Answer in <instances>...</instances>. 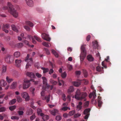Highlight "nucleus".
<instances>
[{
    "mask_svg": "<svg viewBox=\"0 0 121 121\" xmlns=\"http://www.w3.org/2000/svg\"><path fill=\"white\" fill-rule=\"evenodd\" d=\"M8 5L9 8H8L6 6H4L3 7L4 10H7L8 9L9 12L15 18H17L18 16V13L15 9V6L12 5L10 2H8Z\"/></svg>",
    "mask_w": 121,
    "mask_h": 121,
    "instance_id": "obj_1",
    "label": "nucleus"
},
{
    "mask_svg": "<svg viewBox=\"0 0 121 121\" xmlns=\"http://www.w3.org/2000/svg\"><path fill=\"white\" fill-rule=\"evenodd\" d=\"M30 84L29 80L25 79L24 80L22 86V84H20L18 86V88L20 89L22 87L23 89L26 90L29 87Z\"/></svg>",
    "mask_w": 121,
    "mask_h": 121,
    "instance_id": "obj_2",
    "label": "nucleus"
},
{
    "mask_svg": "<svg viewBox=\"0 0 121 121\" xmlns=\"http://www.w3.org/2000/svg\"><path fill=\"white\" fill-rule=\"evenodd\" d=\"M86 45H83L81 47V53L80 55V58L81 62H82L85 58L86 55V52L85 48Z\"/></svg>",
    "mask_w": 121,
    "mask_h": 121,
    "instance_id": "obj_3",
    "label": "nucleus"
},
{
    "mask_svg": "<svg viewBox=\"0 0 121 121\" xmlns=\"http://www.w3.org/2000/svg\"><path fill=\"white\" fill-rule=\"evenodd\" d=\"M22 97L25 99L26 101H28L30 99V97L28 94L26 92H23L21 93Z\"/></svg>",
    "mask_w": 121,
    "mask_h": 121,
    "instance_id": "obj_4",
    "label": "nucleus"
},
{
    "mask_svg": "<svg viewBox=\"0 0 121 121\" xmlns=\"http://www.w3.org/2000/svg\"><path fill=\"white\" fill-rule=\"evenodd\" d=\"M29 55L28 54L25 59V61L27 62V63L26 66V69L28 68L29 66L31 65L32 63V58H30L29 59Z\"/></svg>",
    "mask_w": 121,
    "mask_h": 121,
    "instance_id": "obj_5",
    "label": "nucleus"
},
{
    "mask_svg": "<svg viewBox=\"0 0 121 121\" xmlns=\"http://www.w3.org/2000/svg\"><path fill=\"white\" fill-rule=\"evenodd\" d=\"M5 60L8 63H10L12 62L14 60V58L12 56L9 55L6 57Z\"/></svg>",
    "mask_w": 121,
    "mask_h": 121,
    "instance_id": "obj_6",
    "label": "nucleus"
},
{
    "mask_svg": "<svg viewBox=\"0 0 121 121\" xmlns=\"http://www.w3.org/2000/svg\"><path fill=\"white\" fill-rule=\"evenodd\" d=\"M41 36L43 39L47 41H50L51 40V38L49 37V35L46 33H42L41 35Z\"/></svg>",
    "mask_w": 121,
    "mask_h": 121,
    "instance_id": "obj_7",
    "label": "nucleus"
},
{
    "mask_svg": "<svg viewBox=\"0 0 121 121\" xmlns=\"http://www.w3.org/2000/svg\"><path fill=\"white\" fill-rule=\"evenodd\" d=\"M82 93L80 92V90L79 89H78L76 92V94L75 95V98L77 100H79L80 99V97Z\"/></svg>",
    "mask_w": 121,
    "mask_h": 121,
    "instance_id": "obj_8",
    "label": "nucleus"
},
{
    "mask_svg": "<svg viewBox=\"0 0 121 121\" xmlns=\"http://www.w3.org/2000/svg\"><path fill=\"white\" fill-rule=\"evenodd\" d=\"M43 79V84L47 86L48 87H49V85L47 83V78L45 77H42Z\"/></svg>",
    "mask_w": 121,
    "mask_h": 121,
    "instance_id": "obj_9",
    "label": "nucleus"
},
{
    "mask_svg": "<svg viewBox=\"0 0 121 121\" xmlns=\"http://www.w3.org/2000/svg\"><path fill=\"white\" fill-rule=\"evenodd\" d=\"M26 2L27 4L29 6L32 7L33 6V3L32 0H26Z\"/></svg>",
    "mask_w": 121,
    "mask_h": 121,
    "instance_id": "obj_10",
    "label": "nucleus"
},
{
    "mask_svg": "<svg viewBox=\"0 0 121 121\" xmlns=\"http://www.w3.org/2000/svg\"><path fill=\"white\" fill-rule=\"evenodd\" d=\"M87 95L85 93H82L81 95L80 96V99L79 100H81L82 99H84L85 97L87 96Z\"/></svg>",
    "mask_w": 121,
    "mask_h": 121,
    "instance_id": "obj_11",
    "label": "nucleus"
},
{
    "mask_svg": "<svg viewBox=\"0 0 121 121\" xmlns=\"http://www.w3.org/2000/svg\"><path fill=\"white\" fill-rule=\"evenodd\" d=\"M50 113L52 115L55 116L56 114L58 112V110L57 109H55L50 111Z\"/></svg>",
    "mask_w": 121,
    "mask_h": 121,
    "instance_id": "obj_12",
    "label": "nucleus"
},
{
    "mask_svg": "<svg viewBox=\"0 0 121 121\" xmlns=\"http://www.w3.org/2000/svg\"><path fill=\"white\" fill-rule=\"evenodd\" d=\"M26 74L31 78H35V75L32 73L27 72L26 73Z\"/></svg>",
    "mask_w": 121,
    "mask_h": 121,
    "instance_id": "obj_13",
    "label": "nucleus"
},
{
    "mask_svg": "<svg viewBox=\"0 0 121 121\" xmlns=\"http://www.w3.org/2000/svg\"><path fill=\"white\" fill-rule=\"evenodd\" d=\"M7 83L6 81L3 80H2L0 81V85L2 86H5L7 85Z\"/></svg>",
    "mask_w": 121,
    "mask_h": 121,
    "instance_id": "obj_14",
    "label": "nucleus"
},
{
    "mask_svg": "<svg viewBox=\"0 0 121 121\" xmlns=\"http://www.w3.org/2000/svg\"><path fill=\"white\" fill-rule=\"evenodd\" d=\"M17 83L16 82H13L11 85L10 88L11 89H15L17 86Z\"/></svg>",
    "mask_w": 121,
    "mask_h": 121,
    "instance_id": "obj_15",
    "label": "nucleus"
},
{
    "mask_svg": "<svg viewBox=\"0 0 121 121\" xmlns=\"http://www.w3.org/2000/svg\"><path fill=\"white\" fill-rule=\"evenodd\" d=\"M9 27L10 26L9 24H4L2 27L3 30H6V29H8Z\"/></svg>",
    "mask_w": 121,
    "mask_h": 121,
    "instance_id": "obj_16",
    "label": "nucleus"
},
{
    "mask_svg": "<svg viewBox=\"0 0 121 121\" xmlns=\"http://www.w3.org/2000/svg\"><path fill=\"white\" fill-rule=\"evenodd\" d=\"M74 90V89L73 86H70L67 92L68 93H69L73 91Z\"/></svg>",
    "mask_w": 121,
    "mask_h": 121,
    "instance_id": "obj_17",
    "label": "nucleus"
},
{
    "mask_svg": "<svg viewBox=\"0 0 121 121\" xmlns=\"http://www.w3.org/2000/svg\"><path fill=\"white\" fill-rule=\"evenodd\" d=\"M96 95L95 91H93L92 93H91L89 95V98H91L92 96L94 99L96 97Z\"/></svg>",
    "mask_w": 121,
    "mask_h": 121,
    "instance_id": "obj_18",
    "label": "nucleus"
},
{
    "mask_svg": "<svg viewBox=\"0 0 121 121\" xmlns=\"http://www.w3.org/2000/svg\"><path fill=\"white\" fill-rule=\"evenodd\" d=\"M22 61L21 60L17 59L15 60V62L16 65L17 66L19 67L20 65V64L21 63Z\"/></svg>",
    "mask_w": 121,
    "mask_h": 121,
    "instance_id": "obj_19",
    "label": "nucleus"
},
{
    "mask_svg": "<svg viewBox=\"0 0 121 121\" xmlns=\"http://www.w3.org/2000/svg\"><path fill=\"white\" fill-rule=\"evenodd\" d=\"M35 88L32 87H30V90L32 92V94L33 96H34L35 95Z\"/></svg>",
    "mask_w": 121,
    "mask_h": 121,
    "instance_id": "obj_20",
    "label": "nucleus"
},
{
    "mask_svg": "<svg viewBox=\"0 0 121 121\" xmlns=\"http://www.w3.org/2000/svg\"><path fill=\"white\" fill-rule=\"evenodd\" d=\"M33 112L31 108H29L28 109L26 112V114L28 115H30Z\"/></svg>",
    "mask_w": 121,
    "mask_h": 121,
    "instance_id": "obj_21",
    "label": "nucleus"
},
{
    "mask_svg": "<svg viewBox=\"0 0 121 121\" xmlns=\"http://www.w3.org/2000/svg\"><path fill=\"white\" fill-rule=\"evenodd\" d=\"M87 59L88 61H93L94 59L90 55H89L87 56Z\"/></svg>",
    "mask_w": 121,
    "mask_h": 121,
    "instance_id": "obj_22",
    "label": "nucleus"
},
{
    "mask_svg": "<svg viewBox=\"0 0 121 121\" xmlns=\"http://www.w3.org/2000/svg\"><path fill=\"white\" fill-rule=\"evenodd\" d=\"M6 81L9 83H10L13 81L12 79L9 77L8 76L6 77Z\"/></svg>",
    "mask_w": 121,
    "mask_h": 121,
    "instance_id": "obj_23",
    "label": "nucleus"
},
{
    "mask_svg": "<svg viewBox=\"0 0 121 121\" xmlns=\"http://www.w3.org/2000/svg\"><path fill=\"white\" fill-rule=\"evenodd\" d=\"M42 111L39 108L37 110L38 114L39 115H40L41 116H43L44 115V114L42 112Z\"/></svg>",
    "mask_w": 121,
    "mask_h": 121,
    "instance_id": "obj_24",
    "label": "nucleus"
},
{
    "mask_svg": "<svg viewBox=\"0 0 121 121\" xmlns=\"http://www.w3.org/2000/svg\"><path fill=\"white\" fill-rule=\"evenodd\" d=\"M14 56L16 57L17 58L19 57L20 55V53L18 52H15L14 54Z\"/></svg>",
    "mask_w": 121,
    "mask_h": 121,
    "instance_id": "obj_25",
    "label": "nucleus"
},
{
    "mask_svg": "<svg viewBox=\"0 0 121 121\" xmlns=\"http://www.w3.org/2000/svg\"><path fill=\"white\" fill-rule=\"evenodd\" d=\"M42 118L43 120V121H45L46 120H47L49 118V117L48 116L46 115H44H44L43 116Z\"/></svg>",
    "mask_w": 121,
    "mask_h": 121,
    "instance_id": "obj_26",
    "label": "nucleus"
},
{
    "mask_svg": "<svg viewBox=\"0 0 121 121\" xmlns=\"http://www.w3.org/2000/svg\"><path fill=\"white\" fill-rule=\"evenodd\" d=\"M25 23L26 24L29 25L31 27H32L33 26V24L29 21H26L25 22Z\"/></svg>",
    "mask_w": 121,
    "mask_h": 121,
    "instance_id": "obj_27",
    "label": "nucleus"
},
{
    "mask_svg": "<svg viewBox=\"0 0 121 121\" xmlns=\"http://www.w3.org/2000/svg\"><path fill=\"white\" fill-rule=\"evenodd\" d=\"M52 53L55 55L56 57H58V55L56 52L54 50L52 49L51 50Z\"/></svg>",
    "mask_w": 121,
    "mask_h": 121,
    "instance_id": "obj_28",
    "label": "nucleus"
},
{
    "mask_svg": "<svg viewBox=\"0 0 121 121\" xmlns=\"http://www.w3.org/2000/svg\"><path fill=\"white\" fill-rule=\"evenodd\" d=\"M72 84L75 86H78L80 85L81 83L80 82H72Z\"/></svg>",
    "mask_w": 121,
    "mask_h": 121,
    "instance_id": "obj_29",
    "label": "nucleus"
},
{
    "mask_svg": "<svg viewBox=\"0 0 121 121\" xmlns=\"http://www.w3.org/2000/svg\"><path fill=\"white\" fill-rule=\"evenodd\" d=\"M49 82L51 84L54 85H55L57 83V82L52 79H50L49 80Z\"/></svg>",
    "mask_w": 121,
    "mask_h": 121,
    "instance_id": "obj_30",
    "label": "nucleus"
},
{
    "mask_svg": "<svg viewBox=\"0 0 121 121\" xmlns=\"http://www.w3.org/2000/svg\"><path fill=\"white\" fill-rule=\"evenodd\" d=\"M41 69L43 70V73H45L49 71V69L48 68H45L44 67H42Z\"/></svg>",
    "mask_w": 121,
    "mask_h": 121,
    "instance_id": "obj_31",
    "label": "nucleus"
},
{
    "mask_svg": "<svg viewBox=\"0 0 121 121\" xmlns=\"http://www.w3.org/2000/svg\"><path fill=\"white\" fill-rule=\"evenodd\" d=\"M45 91V88L43 87L42 89V91L41 93V95L42 96H44L45 94L44 92Z\"/></svg>",
    "mask_w": 121,
    "mask_h": 121,
    "instance_id": "obj_32",
    "label": "nucleus"
},
{
    "mask_svg": "<svg viewBox=\"0 0 121 121\" xmlns=\"http://www.w3.org/2000/svg\"><path fill=\"white\" fill-rule=\"evenodd\" d=\"M23 46V44L22 43H20L17 44L16 45V47L18 48H21Z\"/></svg>",
    "mask_w": 121,
    "mask_h": 121,
    "instance_id": "obj_33",
    "label": "nucleus"
},
{
    "mask_svg": "<svg viewBox=\"0 0 121 121\" xmlns=\"http://www.w3.org/2000/svg\"><path fill=\"white\" fill-rule=\"evenodd\" d=\"M98 106H99L100 107L101 106V105L102 104V101H100V96H98Z\"/></svg>",
    "mask_w": 121,
    "mask_h": 121,
    "instance_id": "obj_34",
    "label": "nucleus"
},
{
    "mask_svg": "<svg viewBox=\"0 0 121 121\" xmlns=\"http://www.w3.org/2000/svg\"><path fill=\"white\" fill-rule=\"evenodd\" d=\"M93 45L95 48L97 47L98 45L97 42L96 41H95L92 42Z\"/></svg>",
    "mask_w": 121,
    "mask_h": 121,
    "instance_id": "obj_35",
    "label": "nucleus"
},
{
    "mask_svg": "<svg viewBox=\"0 0 121 121\" xmlns=\"http://www.w3.org/2000/svg\"><path fill=\"white\" fill-rule=\"evenodd\" d=\"M16 98L17 101L19 102H20L22 101V98L19 96H16Z\"/></svg>",
    "mask_w": 121,
    "mask_h": 121,
    "instance_id": "obj_36",
    "label": "nucleus"
},
{
    "mask_svg": "<svg viewBox=\"0 0 121 121\" xmlns=\"http://www.w3.org/2000/svg\"><path fill=\"white\" fill-rule=\"evenodd\" d=\"M61 77L63 78H65L67 76V74L65 72H63L61 75Z\"/></svg>",
    "mask_w": 121,
    "mask_h": 121,
    "instance_id": "obj_37",
    "label": "nucleus"
},
{
    "mask_svg": "<svg viewBox=\"0 0 121 121\" xmlns=\"http://www.w3.org/2000/svg\"><path fill=\"white\" fill-rule=\"evenodd\" d=\"M11 27L13 30H18V29L14 25H12Z\"/></svg>",
    "mask_w": 121,
    "mask_h": 121,
    "instance_id": "obj_38",
    "label": "nucleus"
},
{
    "mask_svg": "<svg viewBox=\"0 0 121 121\" xmlns=\"http://www.w3.org/2000/svg\"><path fill=\"white\" fill-rule=\"evenodd\" d=\"M19 117L17 116H12L11 117V119L13 120H18L19 119Z\"/></svg>",
    "mask_w": 121,
    "mask_h": 121,
    "instance_id": "obj_39",
    "label": "nucleus"
},
{
    "mask_svg": "<svg viewBox=\"0 0 121 121\" xmlns=\"http://www.w3.org/2000/svg\"><path fill=\"white\" fill-rule=\"evenodd\" d=\"M16 107L15 105H13L10 107L9 108V109L11 111H12L15 109Z\"/></svg>",
    "mask_w": 121,
    "mask_h": 121,
    "instance_id": "obj_40",
    "label": "nucleus"
},
{
    "mask_svg": "<svg viewBox=\"0 0 121 121\" xmlns=\"http://www.w3.org/2000/svg\"><path fill=\"white\" fill-rule=\"evenodd\" d=\"M16 99H14L12 100L9 102L10 104H14L16 102Z\"/></svg>",
    "mask_w": 121,
    "mask_h": 121,
    "instance_id": "obj_41",
    "label": "nucleus"
},
{
    "mask_svg": "<svg viewBox=\"0 0 121 121\" xmlns=\"http://www.w3.org/2000/svg\"><path fill=\"white\" fill-rule=\"evenodd\" d=\"M50 95H48V96L45 97L44 98H43V99H46L47 102H48L50 100Z\"/></svg>",
    "mask_w": 121,
    "mask_h": 121,
    "instance_id": "obj_42",
    "label": "nucleus"
},
{
    "mask_svg": "<svg viewBox=\"0 0 121 121\" xmlns=\"http://www.w3.org/2000/svg\"><path fill=\"white\" fill-rule=\"evenodd\" d=\"M42 44L43 46L48 48H49L50 47L48 43L45 42L43 43Z\"/></svg>",
    "mask_w": 121,
    "mask_h": 121,
    "instance_id": "obj_43",
    "label": "nucleus"
},
{
    "mask_svg": "<svg viewBox=\"0 0 121 121\" xmlns=\"http://www.w3.org/2000/svg\"><path fill=\"white\" fill-rule=\"evenodd\" d=\"M75 111L74 110H73L70 112L68 114V115L70 116H72L75 113Z\"/></svg>",
    "mask_w": 121,
    "mask_h": 121,
    "instance_id": "obj_44",
    "label": "nucleus"
},
{
    "mask_svg": "<svg viewBox=\"0 0 121 121\" xmlns=\"http://www.w3.org/2000/svg\"><path fill=\"white\" fill-rule=\"evenodd\" d=\"M90 111V109L89 108L87 109L84 111V114H86L89 113Z\"/></svg>",
    "mask_w": 121,
    "mask_h": 121,
    "instance_id": "obj_45",
    "label": "nucleus"
},
{
    "mask_svg": "<svg viewBox=\"0 0 121 121\" xmlns=\"http://www.w3.org/2000/svg\"><path fill=\"white\" fill-rule=\"evenodd\" d=\"M17 112L19 116L23 115L24 113L22 111H18Z\"/></svg>",
    "mask_w": 121,
    "mask_h": 121,
    "instance_id": "obj_46",
    "label": "nucleus"
},
{
    "mask_svg": "<svg viewBox=\"0 0 121 121\" xmlns=\"http://www.w3.org/2000/svg\"><path fill=\"white\" fill-rule=\"evenodd\" d=\"M35 38L39 42H41V40L37 36H34Z\"/></svg>",
    "mask_w": 121,
    "mask_h": 121,
    "instance_id": "obj_47",
    "label": "nucleus"
},
{
    "mask_svg": "<svg viewBox=\"0 0 121 121\" xmlns=\"http://www.w3.org/2000/svg\"><path fill=\"white\" fill-rule=\"evenodd\" d=\"M56 120L57 121H60L61 119V117L59 116H57L56 117Z\"/></svg>",
    "mask_w": 121,
    "mask_h": 121,
    "instance_id": "obj_48",
    "label": "nucleus"
},
{
    "mask_svg": "<svg viewBox=\"0 0 121 121\" xmlns=\"http://www.w3.org/2000/svg\"><path fill=\"white\" fill-rule=\"evenodd\" d=\"M59 85L60 86H61L62 84L64 85V82L62 80H60V81L58 82Z\"/></svg>",
    "mask_w": 121,
    "mask_h": 121,
    "instance_id": "obj_49",
    "label": "nucleus"
},
{
    "mask_svg": "<svg viewBox=\"0 0 121 121\" xmlns=\"http://www.w3.org/2000/svg\"><path fill=\"white\" fill-rule=\"evenodd\" d=\"M6 66H3V67L2 72L4 73L6 71Z\"/></svg>",
    "mask_w": 121,
    "mask_h": 121,
    "instance_id": "obj_50",
    "label": "nucleus"
},
{
    "mask_svg": "<svg viewBox=\"0 0 121 121\" xmlns=\"http://www.w3.org/2000/svg\"><path fill=\"white\" fill-rule=\"evenodd\" d=\"M62 98L63 100L64 101H65L66 100V96L64 94H63L62 95Z\"/></svg>",
    "mask_w": 121,
    "mask_h": 121,
    "instance_id": "obj_51",
    "label": "nucleus"
},
{
    "mask_svg": "<svg viewBox=\"0 0 121 121\" xmlns=\"http://www.w3.org/2000/svg\"><path fill=\"white\" fill-rule=\"evenodd\" d=\"M81 115V114L79 113H78L75 114L74 115V117L75 118H77L80 116Z\"/></svg>",
    "mask_w": 121,
    "mask_h": 121,
    "instance_id": "obj_52",
    "label": "nucleus"
},
{
    "mask_svg": "<svg viewBox=\"0 0 121 121\" xmlns=\"http://www.w3.org/2000/svg\"><path fill=\"white\" fill-rule=\"evenodd\" d=\"M5 108L4 107H1L0 108V112H3L5 111Z\"/></svg>",
    "mask_w": 121,
    "mask_h": 121,
    "instance_id": "obj_53",
    "label": "nucleus"
},
{
    "mask_svg": "<svg viewBox=\"0 0 121 121\" xmlns=\"http://www.w3.org/2000/svg\"><path fill=\"white\" fill-rule=\"evenodd\" d=\"M68 108L67 107H64L61 108V110L65 111L67 110Z\"/></svg>",
    "mask_w": 121,
    "mask_h": 121,
    "instance_id": "obj_54",
    "label": "nucleus"
},
{
    "mask_svg": "<svg viewBox=\"0 0 121 121\" xmlns=\"http://www.w3.org/2000/svg\"><path fill=\"white\" fill-rule=\"evenodd\" d=\"M24 28L26 30H30V28L28 26H25L24 27Z\"/></svg>",
    "mask_w": 121,
    "mask_h": 121,
    "instance_id": "obj_55",
    "label": "nucleus"
},
{
    "mask_svg": "<svg viewBox=\"0 0 121 121\" xmlns=\"http://www.w3.org/2000/svg\"><path fill=\"white\" fill-rule=\"evenodd\" d=\"M30 40H32V42H33V43L34 44L36 43V41L33 39V38L32 37H30Z\"/></svg>",
    "mask_w": 121,
    "mask_h": 121,
    "instance_id": "obj_56",
    "label": "nucleus"
},
{
    "mask_svg": "<svg viewBox=\"0 0 121 121\" xmlns=\"http://www.w3.org/2000/svg\"><path fill=\"white\" fill-rule=\"evenodd\" d=\"M35 117V115L33 114L30 117V119L31 120H33Z\"/></svg>",
    "mask_w": 121,
    "mask_h": 121,
    "instance_id": "obj_57",
    "label": "nucleus"
},
{
    "mask_svg": "<svg viewBox=\"0 0 121 121\" xmlns=\"http://www.w3.org/2000/svg\"><path fill=\"white\" fill-rule=\"evenodd\" d=\"M96 69L97 71H100L101 70V68L99 66H98L96 67Z\"/></svg>",
    "mask_w": 121,
    "mask_h": 121,
    "instance_id": "obj_58",
    "label": "nucleus"
},
{
    "mask_svg": "<svg viewBox=\"0 0 121 121\" xmlns=\"http://www.w3.org/2000/svg\"><path fill=\"white\" fill-rule=\"evenodd\" d=\"M36 75L38 78H40L42 77V75L40 74L37 73L36 74Z\"/></svg>",
    "mask_w": 121,
    "mask_h": 121,
    "instance_id": "obj_59",
    "label": "nucleus"
},
{
    "mask_svg": "<svg viewBox=\"0 0 121 121\" xmlns=\"http://www.w3.org/2000/svg\"><path fill=\"white\" fill-rule=\"evenodd\" d=\"M68 67L70 70H71L72 69V66L71 65H68Z\"/></svg>",
    "mask_w": 121,
    "mask_h": 121,
    "instance_id": "obj_60",
    "label": "nucleus"
},
{
    "mask_svg": "<svg viewBox=\"0 0 121 121\" xmlns=\"http://www.w3.org/2000/svg\"><path fill=\"white\" fill-rule=\"evenodd\" d=\"M45 50L47 54L48 55H49L50 54V52L48 49L47 48H45Z\"/></svg>",
    "mask_w": 121,
    "mask_h": 121,
    "instance_id": "obj_61",
    "label": "nucleus"
},
{
    "mask_svg": "<svg viewBox=\"0 0 121 121\" xmlns=\"http://www.w3.org/2000/svg\"><path fill=\"white\" fill-rule=\"evenodd\" d=\"M82 108V106L80 105H78L77 106V110H79Z\"/></svg>",
    "mask_w": 121,
    "mask_h": 121,
    "instance_id": "obj_62",
    "label": "nucleus"
},
{
    "mask_svg": "<svg viewBox=\"0 0 121 121\" xmlns=\"http://www.w3.org/2000/svg\"><path fill=\"white\" fill-rule=\"evenodd\" d=\"M90 35H88L86 37V40L87 41H88L90 40Z\"/></svg>",
    "mask_w": 121,
    "mask_h": 121,
    "instance_id": "obj_63",
    "label": "nucleus"
},
{
    "mask_svg": "<svg viewBox=\"0 0 121 121\" xmlns=\"http://www.w3.org/2000/svg\"><path fill=\"white\" fill-rule=\"evenodd\" d=\"M53 70L52 69H51L49 71V74H51L53 73Z\"/></svg>",
    "mask_w": 121,
    "mask_h": 121,
    "instance_id": "obj_64",
    "label": "nucleus"
}]
</instances>
